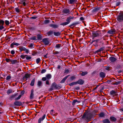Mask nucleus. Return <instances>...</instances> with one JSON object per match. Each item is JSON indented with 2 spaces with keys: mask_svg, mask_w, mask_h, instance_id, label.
I'll list each match as a JSON object with an SVG mask.
<instances>
[{
  "mask_svg": "<svg viewBox=\"0 0 123 123\" xmlns=\"http://www.w3.org/2000/svg\"><path fill=\"white\" fill-rule=\"evenodd\" d=\"M82 118L88 122L90 121L91 118L90 113L86 111L85 112L82 117Z\"/></svg>",
  "mask_w": 123,
  "mask_h": 123,
  "instance_id": "1",
  "label": "nucleus"
},
{
  "mask_svg": "<svg viewBox=\"0 0 123 123\" xmlns=\"http://www.w3.org/2000/svg\"><path fill=\"white\" fill-rule=\"evenodd\" d=\"M117 21L121 22L123 21V12H120L117 17Z\"/></svg>",
  "mask_w": 123,
  "mask_h": 123,
  "instance_id": "2",
  "label": "nucleus"
},
{
  "mask_svg": "<svg viewBox=\"0 0 123 123\" xmlns=\"http://www.w3.org/2000/svg\"><path fill=\"white\" fill-rule=\"evenodd\" d=\"M70 12V10L68 8H64L62 11V14L66 15L69 14Z\"/></svg>",
  "mask_w": 123,
  "mask_h": 123,
  "instance_id": "3",
  "label": "nucleus"
},
{
  "mask_svg": "<svg viewBox=\"0 0 123 123\" xmlns=\"http://www.w3.org/2000/svg\"><path fill=\"white\" fill-rule=\"evenodd\" d=\"M59 88L60 87L58 85H57L54 82L52 85L51 88L50 89V91H51L53 89H59Z\"/></svg>",
  "mask_w": 123,
  "mask_h": 123,
  "instance_id": "4",
  "label": "nucleus"
},
{
  "mask_svg": "<svg viewBox=\"0 0 123 123\" xmlns=\"http://www.w3.org/2000/svg\"><path fill=\"white\" fill-rule=\"evenodd\" d=\"M51 75L50 74H48L46 75V77H43L42 80L45 81L47 80H49L51 78Z\"/></svg>",
  "mask_w": 123,
  "mask_h": 123,
  "instance_id": "5",
  "label": "nucleus"
},
{
  "mask_svg": "<svg viewBox=\"0 0 123 123\" xmlns=\"http://www.w3.org/2000/svg\"><path fill=\"white\" fill-rule=\"evenodd\" d=\"M19 49L21 51H25L26 53H28L29 52V50L24 47L21 46L19 47Z\"/></svg>",
  "mask_w": 123,
  "mask_h": 123,
  "instance_id": "6",
  "label": "nucleus"
},
{
  "mask_svg": "<svg viewBox=\"0 0 123 123\" xmlns=\"http://www.w3.org/2000/svg\"><path fill=\"white\" fill-rule=\"evenodd\" d=\"M100 34V32L99 31H98L95 33H93V37H98L99 35Z\"/></svg>",
  "mask_w": 123,
  "mask_h": 123,
  "instance_id": "7",
  "label": "nucleus"
},
{
  "mask_svg": "<svg viewBox=\"0 0 123 123\" xmlns=\"http://www.w3.org/2000/svg\"><path fill=\"white\" fill-rule=\"evenodd\" d=\"M14 104L16 106H20L22 105V103L20 101H16L14 102Z\"/></svg>",
  "mask_w": 123,
  "mask_h": 123,
  "instance_id": "8",
  "label": "nucleus"
},
{
  "mask_svg": "<svg viewBox=\"0 0 123 123\" xmlns=\"http://www.w3.org/2000/svg\"><path fill=\"white\" fill-rule=\"evenodd\" d=\"M68 1L69 4L72 5L76 3L77 2V0H68Z\"/></svg>",
  "mask_w": 123,
  "mask_h": 123,
  "instance_id": "9",
  "label": "nucleus"
},
{
  "mask_svg": "<svg viewBox=\"0 0 123 123\" xmlns=\"http://www.w3.org/2000/svg\"><path fill=\"white\" fill-rule=\"evenodd\" d=\"M42 41L44 44L45 45H48L49 43V41L47 38H45L43 39Z\"/></svg>",
  "mask_w": 123,
  "mask_h": 123,
  "instance_id": "10",
  "label": "nucleus"
},
{
  "mask_svg": "<svg viewBox=\"0 0 123 123\" xmlns=\"http://www.w3.org/2000/svg\"><path fill=\"white\" fill-rule=\"evenodd\" d=\"M116 30L114 29H111L107 33L111 35H113L115 33Z\"/></svg>",
  "mask_w": 123,
  "mask_h": 123,
  "instance_id": "11",
  "label": "nucleus"
},
{
  "mask_svg": "<svg viewBox=\"0 0 123 123\" xmlns=\"http://www.w3.org/2000/svg\"><path fill=\"white\" fill-rule=\"evenodd\" d=\"M74 18V17L70 16L66 18V21L68 22L69 23L71 21V19H73Z\"/></svg>",
  "mask_w": 123,
  "mask_h": 123,
  "instance_id": "12",
  "label": "nucleus"
},
{
  "mask_svg": "<svg viewBox=\"0 0 123 123\" xmlns=\"http://www.w3.org/2000/svg\"><path fill=\"white\" fill-rule=\"evenodd\" d=\"M34 90L33 89H32L31 91V93L30 96V98L31 99H32L34 98Z\"/></svg>",
  "mask_w": 123,
  "mask_h": 123,
  "instance_id": "13",
  "label": "nucleus"
},
{
  "mask_svg": "<svg viewBox=\"0 0 123 123\" xmlns=\"http://www.w3.org/2000/svg\"><path fill=\"white\" fill-rule=\"evenodd\" d=\"M77 84H79L80 85H82L83 84L84 81L81 79H80L76 82Z\"/></svg>",
  "mask_w": 123,
  "mask_h": 123,
  "instance_id": "14",
  "label": "nucleus"
},
{
  "mask_svg": "<svg viewBox=\"0 0 123 123\" xmlns=\"http://www.w3.org/2000/svg\"><path fill=\"white\" fill-rule=\"evenodd\" d=\"M45 115L44 114L42 118H40L38 120V123H40L42 121H43L45 118Z\"/></svg>",
  "mask_w": 123,
  "mask_h": 123,
  "instance_id": "15",
  "label": "nucleus"
},
{
  "mask_svg": "<svg viewBox=\"0 0 123 123\" xmlns=\"http://www.w3.org/2000/svg\"><path fill=\"white\" fill-rule=\"evenodd\" d=\"M109 59L110 61L111 62H114L117 60L116 58L112 57H110Z\"/></svg>",
  "mask_w": 123,
  "mask_h": 123,
  "instance_id": "16",
  "label": "nucleus"
},
{
  "mask_svg": "<svg viewBox=\"0 0 123 123\" xmlns=\"http://www.w3.org/2000/svg\"><path fill=\"white\" fill-rule=\"evenodd\" d=\"M110 119L111 121L115 122L117 121V119L114 117L111 116L110 117Z\"/></svg>",
  "mask_w": 123,
  "mask_h": 123,
  "instance_id": "17",
  "label": "nucleus"
},
{
  "mask_svg": "<svg viewBox=\"0 0 123 123\" xmlns=\"http://www.w3.org/2000/svg\"><path fill=\"white\" fill-rule=\"evenodd\" d=\"M99 75L100 77L103 78L105 77V73L103 72H102L100 73Z\"/></svg>",
  "mask_w": 123,
  "mask_h": 123,
  "instance_id": "18",
  "label": "nucleus"
},
{
  "mask_svg": "<svg viewBox=\"0 0 123 123\" xmlns=\"http://www.w3.org/2000/svg\"><path fill=\"white\" fill-rule=\"evenodd\" d=\"M49 26L54 28H57L58 27V26L57 25H54L52 24H49Z\"/></svg>",
  "mask_w": 123,
  "mask_h": 123,
  "instance_id": "19",
  "label": "nucleus"
},
{
  "mask_svg": "<svg viewBox=\"0 0 123 123\" xmlns=\"http://www.w3.org/2000/svg\"><path fill=\"white\" fill-rule=\"evenodd\" d=\"M31 75V74H26L24 77V78L26 79H28L30 78Z\"/></svg>",
  "mask_w": 123,
  "mask_h": 123,
  "instance_id": "20",
  "label": "nucleus"
},
{
  "mask_svg": "<svg viewBox=\"0 0 123 123\" xmlns=\"http://www.w3.org/2000/svg\"><path fill=\"white\" fill-rule=\"evenodd\" d=\"M80 101H79L77 99H75L72 102V105H74L75 103H80Z\"/></svg>",
  "mask_w": 123,
  "mask_h": 123,
  "instance_id": "21",
  "label": "nucleus"
},
{
  "mask_svg": "<svg viewBox=\"0 0 123 123\" xmlns=\"http://www.w3.org/2000/svg\"><path fill=\"white\" fill-rule=\"evenodd\" d=\"M102 122L103 123H110V121L109 120L107 119H106L102 120Z\"/></svg>",
  "mask_w": 123,
  "mask_h": 123,
  "instance_id": "22",
  "label": "nucleus"
},
{
  "mask_svg": "<svg viewBox=\"0 0 123 123\" xmlns=\"http://www.w3.org/2000/svg\"><path fill=\"white\" fill-rule=\"evenodd\" d=\"M69 75H68L66 76L61 81V83H63L68 78V77L69 76Z\"/></svg>",
  "mask_w": 123,
  "mask_h": 123,
  "instance_id": "23",
  "label": "nucleus"
},
{
  "mask_svg": "<svg viewBox=\"0 0 123 123\" xmlns=\"http://www.w3.org/2000/svg\"><path fill=\"white\" fill-rule=\"evenodd\" d=\"M35 78H33L31 81L30 85L31 86H33L34 85V83L35 81Z\"/></svg>",
  "mask_w": 123,
  "mask_h": 123,
  "instance_id": "24",
  "label": "nucleus"
},
{
  "mask_svg": "<svg viewBox=\"0 0 123 123\" xmlns=\"http://www.w3.org/2000/svg\"><path fill=\"white\" fill-rule=\"evenodd\" d=\"M98 115L100 117H103L105 116V114L102 112H101Z\"/></svg>",
  "mask_w": 123,
  "mask_h": 123,
  "instance_id": "25",
  "label": "nucleus"
},
{
  "mask_svg": "<svg viewBox=\"0 0 123 123\" xmlns=\"http://www.w3.org/2000/svg\"><path fill=\"white\" fill-rule=\"evenodd\" d=\"M116 92L114 90H112L110 92V93L111 95L113 96H115L116 95Z\"/></svg>",
  "mask_w": 123,
  "mask_h": 123,
  "instance_id": "26",
  "label": "nucleus"
},
{
  "mask_svg": "<svg viewBox=\"0 0 123 123\" xmlns=\"http://www.w3.org/2000/svg\"><path fill=\"white\" fill-rule=\"evenodd\" d=\"M11 62L12 64H14L18 63V62L17 60H11Z\"/></svg>",
  "mask_w": 123,
  "mask_h": 123,
  "instance_id": "27",
  "label": "nucleus"
},
{
  "mask_svg": "<svg viewBox=\"0 0 123 123\" xmlns=\"http://www.w3.org/2000/svg\"><path fill=\"white\" fill-rule=\"evenodd\" d=\"M54 35L56 36H59L61 34V33L59 32H54Z\"/></svg>",
  "mask_w": 123,
  "mask_h": 123,
  "instance_id": "28",
  "label": "nucleus"
},
{
  "mask_svg": "<svg viewBox=\"0 0 123 123\" xmlns=\"http://www.w3.org/2000/svg\"><path fill=\"white\" fill-rule=\"evenodd\" d=\"M53 32V31L52 30H50L47 32V34L48 35H51Z\"/></svg>",
  "mask_w": 123,
  "mask_h": 123,
  "instance_id": "29",
  "label": "nucleus"
},
{
  "mask_svg": "<svg viewBox=\"0 0 123 123\" xmlns=\"http://www.w3.org/2000/svg\"><path fill=\"white\" fill-rule=\"evenodd\" d=\"M77 83L76 82H73L72 83H70L69 84V85L70 86H73L74 85H77Z\"/></svg>",
  "mask_w": 123,
  "mask_h": 123,
  "instance_id": "30",
  "label": "nucleus"
},
{
  "mask_svg": "<svg viewBox=\"0 0 123 123\" xmlns=\"http://www.w3.org/2000/svg\"><path fill=\"white\" fill-rule=\"evenodd\" d=\"M12 92V89H10L8 90L7 92V94H9Z\"/></svg>",
  "mask_w": 123,
  "mask_h": 123,
  "instance_id": "31",
  "label": "nucleus"
},
{
  "mask_svg": "<svg viewBox=\"0 0 123 123\" xmlns=\"http://www.w3.org/2000/svg\"><path fill=\"white\" fill-rule=\"evenodd\" d=\"M18 93L15 94L14 95H12L10 96V98L11 99H12L13 98H14L15 97L17 96V95Z\"/></svg>",
  "mask_w": 123,
  "mask_h": 123,
  "instance_id": "32",
  "label": "nucleus"
},
{
  "mask_svg": "<svg viewBox=\"0 0 123 123\" xmlns=\"http://www.w3.org/2000/svg\"><path fill=\"white\" fill-rule=\"evenodd\" d=\"M76 77L75 76H73L71 77H70V80L71 81H72L74 80L75 79H76Z\"/></svg>",
  "mask_w": 123,
  "mask_h": 123,
  "instance_id": "33",
  "label": "nucleus"
},
{
  "mask_svg": "<svg viewBox=\"0 0 123 123\" xmlns=\"http://www.w3.org/2000/svg\"><path fill=\"white\" fill-rule=\"evenodd\" d=\"M69 23L67 21L66 22H65L64 23H63L62 24H61V25H62L63 26L66 25L68 24Z\"/></svg>",
  "mask_w": 123,
  "mask_h": 123,
  "instance_id": "34",
  "label": "nucleus"
},
{
  "mask_svg": "<svg viewBox=\"0 0 123 123\" xmlns=\"http://www.w3.org/2000/svg\"><path fill=\"white\" fill-rule=\"evenodd\" d=\"M61 44H58L56 45L55 47L57 49L61 47Z\"/></svg>",
  "mask_w": 123,
  "mask_h": 123,
  "instance_id": "35",
  "label": "nucleus"
},
{
  "mask_svg": "<svg viewBox=\"0 0 123 123\" xmlns=\"http://www.w3.org/2000/svg\"><path fill=\"white\" fill-rule=\"evenodd\" d=\"M100 9V8L99 7H97L96 8H94L93 9V11L94 12H96L99 10Z\"/></svg>",
  "mask_w": 123,
  "mask_h": 123,
  "instance_id": "36",
  "label": "nucleus"
},
{
  "mask_svg": "<svg viewBox=\"0 0 123 123\" xmlns=\"http://www.w3.org/2000/svg\"><path fill=\"white\" fill-rule=\"evenodd\" d=\"M4 23V21L1 20H0V25H3Z\"/></svg>",
  "mask_w": 123,
  "mask_h": 123,
  "instance_id": "37",
  "label": "nucleus"
},
{
  "mask_svg": "<svg viewBox=\"0 0 123 123\" xmlns=\"http://www.w3.org/2000/svg\"><path fill=\"white\" fill-rule=\"evenodd\" d=\"M115 79V78H113V79H110L109 80H108L107 82L108 83H110L114 81Z\"/></svg>",
  "mask_w": 123,
  "mask_h": 123,
  "instance_id": "38",
  "label": "nucleus"
},
{
  "mask_svg": "<svg viewBox=\"0 0 123 123\" xmlns=\"http://www.w3.org/2000/svg\"><path fill=\"white\" fill-rule=\"evenodd\" d=\"M42 84V82L41 81H39L38 82L37 85L38 86L40 87Z\"/></svg>",
  "mask_w": 123,
  "mask_h": 123,
  "instance_id": "39",
  "label": "nucleus"
},
{
  "mask_svg": "<svg viewBox=\"0 0 123 123\" xmlns=\"http://www.w3.org/2000/svg\"><path fill=\"white\" fill-rule=\"evenodd\" d=\"M87 72H82L81 74L82 76H84L87 74Z\"/></svg>",
  "mask_w": 123,
  "mask_h": 123,
  "instance_id": "40",
  "label": "nucleus"
},
{
  "mask_svg": "<svg viewBox=\"0 0 123 123\" xmlns=\"http://www.w3.org/2000/svg\"><path fill=\"white\" fill-rule=\"evenodd\" d=\"M15 9L16 12L17 13H19L20 12V10L18 8V7H16V8Z\"/></svg>",
  "mask_w": 123,
  "mask_h": 123,
  "instance_id": "41",
  "label": "nucleus"
},
{
  "mask_svg": "<svg viewBox=\"0 0 123 123\" xmlns=\"http://www.w3.org/2000/svg\"><path fill=\"white\" fill-rule=\"evenodd\" d=\"M27 56V55H21L20 57L22 59H24L25 58H26V56Z\"/></svg>",
  "mask_w": 123,
  "mask_h": 123,
  "instance_id": "42",
  "label": "nucleus"
},
{
  "mask_svg": "<svg viewBox=\"0 0 123 123\" xmlns=\"http://www.w3.org/2000/svg\"><path fill=\"white\" fill-rule=\"evenodd\" d=\"M21 96L22 95H20L17 98H15V100H19Z\"/></svg>",
  "mask_w": 123,
  "mask_h": 123,
  "instance_id": "43",
  "label": "nucleus"
},
{
  "mask_svg": "<svg viewBox=\"0 0 123 123\" xmlns=\"http://www.w3.org/2000/svg\"><path fill=\"white\" fill-rule=\"evenodd\" d=\"M49 20H45L44 21V23L45 24H48L49 23Z\"/></svg>",
  "mask_w": 123,
  "mask_h": 123,
  "instance_id": "44",
  "label": "nucleus"
},
{
  "mask_svg": "<svg viewBox=\"0 0 123 123\" xmlns=\"http://www.w3.org/2000/svg\"><path fill=\"white\" fill-rule=\"evenodd\" d=\"M41 60L39 58H38L36 59V62L37 64H38L40 61Z\"/></svg>",
  "mask_w": 123,
  "mask_h": 123,
  "instance_id": "45",
  "label": "nucleus"
},
{
  "mask_svg": "<svg viewBox=\"0 0 123 123\" xmlns=\"http://www.w3.org/2000/svg\"><path fill=\"white\" fill-rule=\"evenodd\" d=\"M11 78V77L10 75H8L7 76L6 78V80H9Z\"/></svg>",
  "mask_w": 123,
  "mask_h": 123,
  "instance_id": "46",
  "label": "nucleus"
},
{
  "mask_svg": "<svg viewBox=\"0 0 123 123\" xmlns=\"http://www.w3.org/2000/svg\"><path fill=\"white\" fill-rule=\"evenodd\" d=\"M78 24V22H76V23H73V24H71L70 25V26H74L76 25H77Z\"/></svg>",
  "mask_w": 123,
  "mask_h": 123,
  "instance_id": "47",
  "label": "nucleus"
},
{
  "mask_svg": "<svg viewBox=\"0 0 123 123\" xmlns=\"http://www.w3.org/2000/svg\"><path fill=\"white\" fill-rule=\"evenodd\" d=\"M5 23L6 25H8L9 24V21L7 20H6L5 21Z\"/></svg>",
  "mask_w": 123,
  "mask_h": 123,
  "instance_id": "48",
  "label": "nucleus"
},
{
  "mask_svg": "<svg viewBox=\"0 0 123 123\" xmlns=\"http://www.w3.org/2000/svg\"><path fill=\"white\" fill-rule=\"evenodd\" d=\"M121 3V2L120 1H118L116 2V6H118Z\"/></svg>",
  "mask_w": 123,
  "mask_h": 123,
  "instance_id": "49",
  "label": "nucleus"
},
{
  "mask_svg": "<svg viewBox=\"0 0 123 123\" xmlns=\"http://www.w3.org/2000/svg\"><path fill=\"white\" fill-rule=\"evenodd\" d=\"M120 84V82H116L113 84L114 85H118Z\"/></svg>",
  "mask_w": 123,
  "mask_h": 123,
  "instance_id": "50",
  "label": "nucleus"
},
{
  "mask_svg": "<svg viewBox=\"0 0 123 123\" xmlns=\"http://www.w3.org/2000/svg\"><path fill=\"white\" fill-rule=\"evenodd\" d=\"M30 39H31L33 40H36L37 39L36 38V37H31V38Z\"/></svg>",
  "mask_w": 123,
  "mask_h": 123,
  "instance_id": "51",
  "label": "nucleus"
},
{
  "mask_svg": "<svg viewBox=\"0 0 123 123\" xmlns=\"http://www.w3.org/2000/svg\"><path fill=\"white\" fill-rule=\"evenodd\" d=\"M26 59L29 60L31 59V57L30 56H28L27 55V56H26Z\"/></svg>",
  "mask_w": 123,
  "mask_h": 123,
  "instance_id": "52",
  "label": "nucleus"
},
{
  "mask_svg": "<svg viewBox=\"0 0 123 123\" xmlns=\"http://www.w3.org/2000/svg\"><path fill=\"white\" fill-rule=\"evenodd\" d=\"M37 18V16H34L31 17L30 18L31 19H35Z\"/></svg>",
  "mask_w": 123,
  "mask_h": 123,
  "instance_id": "53",
  "label": "nucleus"
},
{
  "mask_svg": "<svg viewBox=\"0 0 123 123\" xmlns=\"http://www.w3.org/2000/svg\"><path fill=\"white\" fill-rule=\"evenodd\" d=\"M37 37L38 39H41V36L39 34H38L37 35Z\"/></svg>",
  "mask_w": 123,
  "mask_h": 123,
  "instance_id": "54",
  "label": "nucleus"
},
{
  "mask_svg": "<svg viewBox=\"0 0 123 123\" xmlns=\"http://www.w3.org/2000/svg\"><path fill=\"white\" fill-rule=\"evenodd\" d=\"M11 60L8 58H6V61L7 62H11Z\"/></svg>",
  "mask_w": 123,
  "mask_h": 123,
  "instance_id": "55",
  "label": "nucleus"
},
{
  "mask_svg": "<svg viewBox=\"0 0 123 123\" xmlns=\"http://www.w3.org/2000/svg\"><path fill=\"white\" fill-rule=\"evenodd\" d=\"M13 43L14 44H13L14 45H16L17 46H18L20 45V44L19 43H17L13 42Z\"/></svg>",
  "mask_w": 123,
  "mask_h": 123,
  "instance_id": "56",
  "label": "nucleus"
},
{
  "mask_svg": "<svg viewBox=\"0 0 123 123\" xmlns=\"http://www.w3.org/2000/svg\"><path fill=\"white\" fill-rule=\"evenodd\" d=\"M105 49V48L104 47H102L99 49L100 51H101Z\"/></svg>",
  "mask_w": 123,
  "mask_h": 123,
  "instance_id": "57",
  "label": "nucleus"
},
{
  "mask_svg": "<svg viewBox=\"0 0 123 123\" xmlns=\"http://www.w3.org/2000/svg\"><path fill=\"white\" fill-rule=\"evenodd\" d=\"M46 84L47 85H49V81L48 80H47L46 81Z\"/></svg>",
  "mask_w": 123,
  "mask_h": 123,
  "instance_id": "58",
  "label": "nucleus"
},
{
  "mask_svg": "<svg viewBox=\"0 0 123 123\" xmlns=\"http://www.w3.org/2000/svg\"><path fill=\"white\" fill-rule=\"evenodd\" d=\"M46 71L45 69H43L41 71V73H43L46 72Z\"/></svg>",
  "mask_w": 123,
  "mask_h": 123,
  "instance_id": "59",
  "label": "nucleus"
},
{
  "mask_svg": "<svg viewBox=\"0 0 123 123\" xmlns=\"http://www.w3.org/2000/svg\"><path fill=\"white\" fill-rule=\"evenodd\" d=\"M15 52L14 50H12L11 51V53L12 55H14L15 54Z\"/></svg>",
  "mask_w": 123,
  "mask_h": 123,
  "instance_id": "60",
  "label": "nucleus"
},
{
  "mask_svg": "<svg viewBox=\"0 0 123 123\" xmlns=\"http://www.w3.org/2000/svg\"><path fill=\"white\" fill-rule=\"evenodd\" d=\"M69 71L68 69H66L65 70V73H67L69 72Z\"/></svg>",
  "mask_w": 123,
  "mask_h": 123,
  "instance_id": "61",
  "label": "nucleus"
},
{
  "mask_svg": "<svg viewBox=\"0 0 123 123\" xmlns=\"http://www.w3.org/2000/svg\"><path fill=\"white\" fill-rule=\"evenodd\" d=\"M4 27L3 26V25H0V30H2L4 28Z\"/></svg>",
  "mask_w": 123,
  "mask_h": 123,
  "instance_id": "62",
  "label": "nucleus"
},
{
  "mask_svg": "<svg viewBox=\"0 0 123 123\" xmlns=\"http://www.w3.org/2000/svg\"><path fill=\"white\" fill-rule=\"evenodd\" d=\"M13 44H13V43H12L11 44V45H10V47H11V48H13V47L14 45Z\"/></svg>",
  "mask_w": 123,
  "mask_h": 123,
  "instance_id": "63",
  "label": "nucleus"
},
{
  "mask_svg": "<svg viewBox=\"0 0 123 123\" xmlns=\"http://www.w3.org/2000/svg\"><path fill=\"white\" fill-rule=\"evenodd\" d=\"M80 20L81 21H82L84 20V18L83 17H81L80 18Z\"/></svg>",
  "mask_w": 123,
  "mask_h": 123,
  "instance_id": "64",
  "label": "nucleus"
}]
</instances>
